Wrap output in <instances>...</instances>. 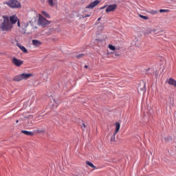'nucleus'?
<instances>
[{"instance_id":"f257e3e1","label":"nucleus","mask_w":176,"mask_h":176,"mask_svg":"<svg viewBox=\"0 0 176 176\" xmlns=\"http://www.w3.org/2000/svg\"><path fill=\"white\" fill-rule=\"evenodd\" d=\"M3 21L0 24V30L2 32H10L13 28V25H15L16 22L19 21L20 19L17 18L16 15L7 16L3 15Z\"/></svg>"},{"instance_id":"f03ea898","label":"nucleus","mask_w":176,"mask_h":176,"mask_svg":"<svg viewBox=\"0 0 176 176\" xmlns=\"http://www.w3.org/2000/svg\"><path fill=\"white\" fill-rule=\"evenodd\" d=\"M3 4L8 5V7L12 9H19L21 8V3L17 0H9L8 2L3 3Z\"/></svg>"},{"instance_id":"7ed1b4c3","label":"nucleus","mask_w":176,"mask_h":176,"mask_svg":"<svg viewBox=\"0 0 176 176\" xmlns=\"http://www.w3.org/2000/svg\"><path fill=\"white\" fill-rule=\"evenodd\" d=\"M33 74H19V75H17V76H15L14 78H13V80L15 81V82H20L21 80H26L28 78H30L31 77H32Z\"/></svg>"},{"instance_id":"20e7f679","label":"nucleus","mask_w":176,"mask_h":176,"mask_svg":"<svg viewBox=\"0 0 176 176\" xmlns=\"http://www.w3.org/2000/svg\"><path fill=\"white\" fill-rule=\"evenodd\" d=\"M50 23H51V21L46 19L45 17L43 16V15L39 14L38 16V25L40 26H42L43 28L47 27Z\"/></svg>"},{"instance_id":"39448f33","label":"nucleus","mask_w":176,"mask_h":176,"mask_svg":"<svg viewBox=\"0 0 176 176\" xmlns=\"http://www.w3.org/2000/svg\"><path fill=\"white\" fill-rule=\"evenodd\" d=\"M115 131L111 138V142H116V135L120 129V122H115Z\"/></svg>"},{"instance_id":"423d86ee","label":"nucleus","mask_w":176,"mask_h":176,"mask_svg":"<svg viewBox=\"0 0 176 176\" xmlns=\"http://www.w3.org/2000/svg\"><path fill=\"white\" fill-rule=\"evenodd\" d=\"M12 63L15 65V67H19L23 64V60H19L16 57L12 58Z\"/></svg>"},{"instance_id":"0eeeda50","label":"nucleus","mask_w":176,"mask_h":176,"mask_svg":"<svg viewBox=\"0 0 176 176\" xmlns=\"http://www.w3.org/2000/svg\"><path fill=\"white\" fill-rule=\"evenodd\" d=\"M118 5L114 3L112 5H109L107 8H106L105 12L106 13H109L110 12H114L117 9Z\"/></svg>"},{"instance_id":"6e6552de","label":"nucleus","mask_w":176,"mask_h":176,"mask_svg":"<svg viewBox=\"0 0 176 176\" xmlns=\"http://www.w3.org/2000/svg\"><path fill=\"white\" fill-rule=\"evenodd\" d=\"M160 33V31L156 29L148 28L146 32H144V35H148L150 34H153L157 35Z\"/></svg>"},{"instance_id":"1a4fd4ad","label":"nucleus","mask_w":176,"mask_h":176,"mask_svg":"<svg viewBox=\"0 0 176 176\" xmlns=\"http://www.w3.org/2000/svg\"><path fill=\"white\" fill-rule=\"evenodd\" d=\"M100 1L99 0H95L94 2L89 3V5L87 6V7H86V8L87 9H94V7H96L98 6V4L100 3Z\"/></svg>"},{"instance_id":"9d476101","label":"nucleus","mask_w":176,"mask_h":176,"mask_svg":"<svg viewBox=\"0 0 176 176\" xmlns=\"http://www.w3.org/2000/svg\"><path fill=\"white\" fill-rule=\"evenodd\" d=\"M21 133L24 134V135H26L27 136L33 137V135H34V132L29 131H27V130H21Z\"/></svg>"},{"instance_id":"9b49d317","label":"nucleus","mask_w":176,"mask_h":176,"mask_svg":"<svg viewBox=\"0 0 176 176\" xmlns=\"http://www.w3.org/2000/svg\"><path fill=\"white\" fill-rule=\"evenodd\" d=\"M17 47L25 54H28V50L25 48V46L22 45L21 44L17 43Z\"/></svg>"},{"instance_id":"f8f14e48","label":"nucleus","mask_w":176,"mask_h":176,"mask_svg":"<svg viewBox=\"0 0 176 176\" xmlns=\"http://www.w3.org/2000/svg\"><path fill=\"white\" fill-rule=\"evenodd\" d=\"M107 39V37H103V38H96L94 40V43L96 45H98L100 43H103L104 41H105Z\"/></svg>"},{"instance_id":"ddd939ff","label":"nucleus","mask_w":176,"mask_h":176,"mask_svg":"<svg viewBox=\"0 0 176 176\" xmlns=\"http://www.w3.org/2000/svg\"><path fill=\"white\" fill-rule=\"evenodd\" d=\"M58 0H47V3H48L50 7H54L57 4Z\"/></svg>"},{"instance_id":"4468645a","label":"nucleus","mask_w":176,"mask_h":176,"mask_svg":"<svg viewBox=\"0 0 176 176\" xmlns=\"http://www.w3.org/2000/svg\"><path fill=\"white\" fill-rule=\"evenodd\" d=\"M168 83L171 86H175L176 88V80L174 78H170L168 79Z\"/></svg>"},{"instance_id":"2eb2a0df","label":"nucleus","mask_w":176,"mask_h":176,"mask_svg":"<svg viewBox=\"0 0 176 176\" xmlns=\"http://www.w3.org/2000/svg\"><path fill=\"white\" fill-rule=\"evenodd\" d=\"M32 44L34 45V47H39L40 45H42V43L38 40L34 39L32 41Z\"/></svg>"},{"instance_id":"dca6fc26","label":"nucleus","mask_w":176,"mask_h":176,"mask_svg":"<svg viewBox=\"0 0 176 176\" xmlns=\"http://www.w3.org/2000/svg\"><path fill=\"white\" fill-rule=\"evenodd\" d=\"M86 164H87L89 167L97 169L96 166L94 165L93 163H91L90 161H86Z\"/></svg>"},{"instance_id":"f3484780","label":"nucleus","mask_w":176,"mask_h":176,"mask_svg":"<svg viewBox=\"0 0 176 176\" xmlns=\"http://www.w3.org/2000/svg\"><path fill=\"white\" fill-rule=\"evenodd\" d=\"M41 14L44 17H46L47 19H50L51 16L45 11H42Z\"/></svg>"},{"instance_id":"a211bd4d","label":"nucleus","mask_w":176,"mask_h":176,"mask_svg":"<svg viewBox=\"0 0 176 176\" xmlns=\"http://www.w3.org/2000/svg\"><path fill=\"white\" fill-rule=\"evenodd\" d=\"M91 16V12H88V13H84V14L81 15L82 19H85L86 17H90Z\"/></svg>"},{"instance_id":"6ab92c4d","label":"nucleus","mask_w":176,"mask_h":176,"mask_svg":"<svg viewBox=\"0 0 176 176\" xmlns=\"http://www.w3.org/2000/svg\"><path fill=\"white\" fill-rule=\"evenodd\" d=\"M164 139L166 142H170L173 140V138L171 136L165 137Z\"/></svg>"},{"instance_id":"aec40b11","label":"nucleus","mask_w":176,"mask_h":176,"mask_svg":"<svg viewBox=\"0 0 176 176\" xmlns=\"http://www.w3.org/2000/svg\"><path fill=\"white\" fill-rule=\"evenodd\" d=\"M139 17L142 19L143 20H149V18L148 16H144L140 14H139Z\"/></svg>"},{"instance_id":"412c9836","label":"nucleus","mask_w":176,"mask_h":176,"mask_svg":"<svg viewBox=\"0 0 176 176\" xmlns=\"http://www.w3.org/2000/svg\"><path fill=\"white\" fill-rule=\"evenodd\" d=\"M109 49H110L112 51L116 50V46L113 45L112 44H109Z\"/></svg>"},{"instance_id":"4be33fe9","label":"nucleus","mask_w":176,"mask_h":176,"mask_svg":"<svg viewBox=\"0 0 176 176\" xmlns=\"http://www.w3.org/2000/svg\"><path fill=\"white\" fill-rule=\"evenodd\" d=\"M85 56V54H79L76 56V58L78 59H80L81 58H84Z\"/></svg>"},{"instance_id":"5701e85b","label":"nucleus","mask_w":176,"mask_h":176,"mask_svg":"<svg viewBox=\"0 0 176 176\" xmlns=\"http://www.w3.org/2000/svg\"><path fill=\"white\" fill-rule=\"evenodd\" d=\"M139 88L140 89L141 91L146 92V84L145 83H144V85H143L142 87L141 86H140Z\"/></svg>"},{"instance_id":"b1692460","label":"nucleus","mask_w":176,"mask_h":176,"mask_svg":"<svg viewBox=\"0 0 176 176\" xmlns=\"http://www.w3.org/2000/svg\"><path fill=\"white\" fill-rule=\"evenodd\" d=\"M159 12L158 10H151V12H149V13L152 14H156Z\"/></svg>"},{"instance_id":"393cba45","label":"nucleus","mask_w":176,"mask_h":176,"mask_svg":"<svg viewBox=\"0 0 176 176\" xmlns=\"http://www.w3.org/2000/svg\"><path fill=\"white\" fill-rule=\"evenodd\" d=\"M169 12V10H163V9L160 10V13H164V12Z\"/></svg>"},{"instance_id":"a878e982","label":"nucleus","mask_w":176,"mask_h":176,"mask_svg":"<svg viewBox=\"0 0 176 176\" xmlns=\"http://www.w3.org/2000/svg\"><path fill=\"white\" fill-rule=\"evenodd\" d=\"M87 128V126L85 124L84 122H82L81 125V129L85 131V129Z\"/></svg>"},{"instance_id":"bb28decb","label":"nucleus","mask_w":176,"mask_h":176,"mask_svg":"<svg viewBox=\"0 0 176 176\" xmlns=\"http://www.w3.org/2000/svg\"><path fill=\"white\" fill-rule=\"evenodd\" d=\"M29 23H32V21H30L29 23H26L24 24V28H26L27 27H28Z\"/></svg>"},{"instance_id":"cd10ccee","label":"nucleus","mask_w":176,"mask_h":176,"mask_svg":"<svg viewBox=\"0 0 176 176\" xmlns=\"http://www.w3.org/2000/svg\"><path fill=\"white\" fill-rule=\"evenodd\" d=\"M72 176H83V173H79L78 175L72 174Z\"/></svg>"},{"instance_id":"c85d7f7f","label":"nucleus","mask_w":176,"mask_h":176,"mask_svg":"<svg viewBox=\"0 0 176 176\" xmlns=\"http://www.w3.org/2000/svg\"><path fill=\"white\" fill-rule=\"evenodd\" d=\"M30 118H33V116L32 115H29L26 117H24V119H29Z\"/></svg>"},{"instance_id":"c756f323","label":"nucleus","mask_w":176,"mask_h":176,"mask_svg":"<svg viewBox=\"0 0 176 176\" xmlns=\"http://www.w3.org/2000/svg\"><path fill=\"white\" fill-rule=\"evenodd\" d=\"M112 54H113V56H120V54H118L117 52H115Z\"/></svg>"},{"instance_id":"7c9ffc66","label":"nucleus","mask_w":176,"mask_h":176,"mask_svg":"<svg viewBox=\"0 0 176 176\" xmlns=\"http://www.w3.org/2000/svg\"><path fill=\"white\" fill-rule=\"evenodd\" d=\"M107 7V5L104 6L103 7L99 8V10H103Z\"/></svg>"},{"instance_id":"2f4dec72","label":"nucleus","mask_w":176,"mask_h":176,"mask_svg":"<svg viewBox=\"0 0 176 176\" xmlns=\"http://www.w3.org/2000/svg\"><path fill=\"white\" fill-rule=\"evenodd\" d=\"M16 23H17V26L20 28L21 27L20 20L16 21Z\"/></svg>"},{"instance_id":"473e14b6","label":"nucleus","mask_w":176,"mask_h":176,"mask_svg":"<svg viewBox=\"0 0 176 176\" xmlns=\"http://www.w3.org/2000/svg\"><path fill=\"white\" fill-rule=\"evenodd\" d=\"M101 20V17H99L98 19V21H100Z\"/></svg>"},{"instance_id":"72a5a7b5","label":"nucleus","mask_w":176,"mask_h":176,"mask_svg":"<svg viewBox=\"0 0 176 176\" xmlns=\"http://www.w3.org/2000/svg\"><path fill=\"white\" fill-rule=\"evenodd\" d=\"M85 69H87V68H88V66H87V65H85Z\"/></svg>"},{"instance_id":"f704fd0d","label":"nucleus","mask_w":176,"mask_h":176,"mask_svg":"<svg viewBox=\"0 0 176 176\" xmlns=\"http://www.w3.org/2000/svg\"><path fill=\"white\" fill-rule=\"evenodd\" d=\"M15 123H19V120H16V121H15Z\"/></svg>"},{"instance_id":"c9c22d12","label":"nucleus","mask_w":176,"mask_h":176,"mask_svg":"<svg viewBox=\"0 0 176 176\" xmlns=\"http://www.w3.org/2000/svg\"><path fill=\"white\" fill-rule=\"evenodd\" d=\"M2 15L1 14V13H0V17Z\"/></svg>"}]
</instances>
